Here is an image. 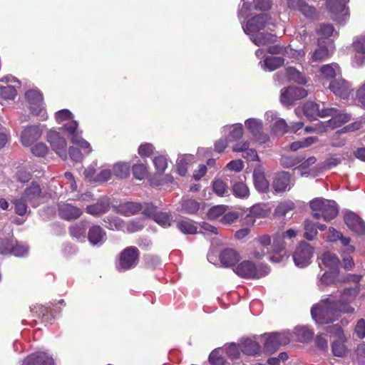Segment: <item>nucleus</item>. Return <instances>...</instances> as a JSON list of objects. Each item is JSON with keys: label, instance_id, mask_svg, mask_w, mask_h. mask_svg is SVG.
<instances>
[{"label": "nucleus", "instance_id": "nucleus-56", "mask_svg": "<svg viewBox=\"0 0 365 365\" xmlns=\"http://www.w3.org/2000/svg\"><path fill=\"white\" fill-rule=\"evenodd\" d=\"M86 227L83 223L76 224L71 227L70 233L73 237L77 240H84Z\"/></svg>", "mask_w": 365, "mask_h": 365}, {"label": "nucleus", "instance_id": "nucleus-22", "mask_svg": "<svg viewBox=\"0 0 365 365\" xmlns=\"http://www.w3.org/2000/svg\"><path fill=\"white\" fill-rule=\"evenodd\" d=\"M287 6L290 9L300 11L307 18L314 19L317 16L315 8L303 0H287Z\"/></svg>", "mask_w": 365, "mask_h": 365}, {"label": "nucleus", "instance_id": "nucleus-17", "mask_svg": "<svg viewBox=\"0 0 365 365\" xmlns=\"http://www.w3.org/2000/svg\"><path fill=\"white\" fill-rule=\"evenodd\" d=\"M220 266L225 268L234 267L241 259L240 253L234 248L222 249L218 257Z\"/></svg>", "mask_w": 365, "mask_h": 365}, {"label": "nucleus", "instance_id": "nucleus-23", "mask_svg": "<svg viewBox=\"0 0 365 365\" xmlns=\"http://www.w3.org/2000/svg\"><path fill=\"white\" fill-rule=\"evenodd\" d=\"M143 213L151 217L158 225L164 227H168L171 225L173 217L170 215L165 212H157L153 205L148 206L147 209L143 210Z\"/></svg>", "mask_w": 365, "mask_h": 365}, {"label": "nucleus", "instance_id": "nucleus-28", "mask_svg": "<svg viewBox=\"0 0 365 365\" xmlns=\"http://www.w3.org/2000/svg\"><path fill=\"white\" fill-rule=\"evenodd\" d=\"M239 346L241 351L247 356H256L261 352L260 345L253 339L247 338L241 339Z\"/></svg>", "mask_w": 365, "mask_h": 365}, {"label": "nucleus", "instance_id": "nucleus-51", "mask_svg": "<svg viewBox=\"0 0 365 365\" xmlns=\"http://www.w3.org/2000/svg\"><path fill=\"white\" fill-rule=\"evenodd\" d=\"M192 156L182 155L177 160V173L181 175L185 176L187 173L188 161L190 160Z\"/></svg>", "mask_w": 365, "mask_h": 365}, {"label": "nucleus", "instance_id": "nucleus-35", "mask_svg": "<svg viewBox=\"0 0 365 365\" xmlns=\"http://www.w3.org/2000/svg\"><path fill=\"white\" fill-rule=\"evenodd\" d=\"M252 177L255 187L259 192H266L269 190V182L260 168H255Z\"/></svg>", "mask_w": 365, "mask_h": 365}, {"label": "nucleus", "instance_id": "nucleus-12", "mask_svg": "<svg viewBox=\"0 0 365 365\" xmlns=\"http://www.w3.org/2000/svg\"><path fill=\"white\" fill-rule=\"evenodd\" d=\"M46 141L51 149L63 160L67 159V142L59 132L49 130L46 133Z\"/></svg>", "mask_w": 365, "mask_h": 365}, {"label": "nucleus", "instance_id": "nucleus-61", "mask_svg": "<svg viewBox=\"0 0 365 365\" xmlns=\"http://www.w3.org/2000/svg\"><path fill=\"white\" fill-rule=\"evenodd\" d=\"M317 33L322 36L320 38L322 40L323 38L337 36L336 31H335L334 26L331 24H321L317 30Z\"/></svg>", "mask_w": 365, "mask_h": 365}, {"label": "nucleus", "instance_id": "nucleus-43", "mask_svg": "<svg viewBox=\"0 0 365 365\" xmlns=\"http://www.w3.org/2000/svg\"><path fill=\"white\" fill-rule=\"evenodd\" d=\"M245 125L247 131L255 136L258 133L263 130V122L261 119L251 118H248L245 121Z\"/></svg>", "mask_w": 365, "mask_h": 365}, {"label": "nucleus", "instance_id": "nucleus-45", "mask_svg": "<svg viewBox=\"0 0 365 365\" xmlns=\"http://www.w3.org/2000/svg\"><path fill=\"white\" fill-rule=\"evenodd\" d=\"M222 349L226 352L227 357L232 361L240 359L241 356V350L239 345L235 343L225 344Z\"/></svg>", "mask_w": 365, "mask_h": 365}, {"label": "nucleus", "instance_id": "nucleus-8", "mask_svg": "<svg viewBox=\"0 0 365 365\" xmlns=\"http://www.w3.org/2000/svg\"><path fill=\"white\" fill-rule=\"evenodd\" d=\"M327 334L333 337L331 342V351L334 356L344 357L347 353V347L345 345L346 337L343 329L339 324H334L326 328Z\"/></svg>", "mask_w": 365, "mask_h": 365}, {"label": "nucleus", "instance_id": "nucleus-19", "mask_svg": "<svg viewBox=\"0 0 365 365\" xmlns=\"http://www.w3.org/2000/svg\"><path fill=\"white\" fill-rule=\"evenodd\" d=\"M329 87L333 93L342 99L348 98L352 91L349 83L341 78L331 81Z\"/></svg>", "mask_w": 365, "mask_h": 365}, {"label": "nucleus", "instance_id": "nucleus-46", "mask_svg": "<svg viewBox=\"0 0 365 365\" xmlns=\"http://www.w3.org/2000/svg\"><path fill=\"white\" fill-rule=\"evenodd\" d=\"M108 208V203L106 200H100L96 204L86 207L87 213L92 215H98L106 212Z\"/></svg>", "mask_w": 365, "mask_h": 365}, {"label": "nucleus", "instance_id": "nucleus-26", "mask_svg": "<svg viewBox=\"0 0 365 365\" xmlns=\"http://www.w3.org/2000/svg\"><path fill=\"white\" fill-rule=\"evenodd\" d=\"M344 279L339 277V272L335 271H327L319 277L317 286L319 289L324 291V289L331 284H338Z\"/></svg>", "mask_w": 365, "mask_h": 365}, {"label": "nucleus", "instance_id": "nucleus-15", "mask_svg": "<svg viewBox=\"0 0 365 365\" xmlns=\"http://www.w3.org/2000/svg\"><path fill=\"white\" fill-rule=\"evenodd\" d=\"M357 292L355 289L349 288L345 289L340 294L337 304L340 310L344 314H353L355 311V308L351 305L354 302Z\"/></svg>", "mask_w": 365, "mask_h": 365}, {"label": "nucleus", "instance_id": "nucleus-50", "mask_svg": "<svg viewBox=\"0 0 365 365\" xmlns=\"http://www.w3.org/2000/svg\"><path fill=\"white\" fill-rule=\"evenodd\" d=\"M224 349L218 348L214 350L209 357L210 362L212 365H225L226 359L223 356Z\"/></svg>", "mask_w": 365, "mask_h": 365}, {"label": "nucleus", "instance_id": "nucleus-1", "mask_svg": "<svg viewBox=\"0 0 365 365\" xmlns=\"http://www.w3.org/2000/svg\"><path fill=\"white\" fill-rule=\"evenodd\" d=\"M54 117L56 123L62 125V130L67 134L73 144L79 146L86 154L91 153V144L82 138V131L78 128V123L68 109H62L56 112Z\"/></svg>", "mask_w": 365, "mask_h": 365}, {"label": "nucleus", "instance_id": "nucleus-60", "mask_svg": "<svg viewBox=\"0 0 365 365\" xmlns=\"http://www.w3.org/2000/svg\"><path fill=\"white\" fill-rule=\"evenodd\" d=\"M227 207L226 205H216L211 207L207 214L208 219L214 220L222 216L225 213Z\"/></svg>", "mask_w": 365, "mask_h": 365}, {"label": "nucleus", "instance_id": "nucleus-24", "mask_svg": "<svg viewBox=\"0 0 365 365\" xmlns=\"http://www.w3.org/2000/svg\"><path fill=\"white\" fill-rule=\"evenodd\" d=\"M331 42H325L321 38L318 40V47L311 53V60L314 62H319L327 59L331 53L329 46Z\"/></svg>", "mask_w": 365, "mask_h": 365}, {"label": "nucleus", "instance_id": "nucleus-54", "mask_svg": "<svg viewBox=\"0 0 365 365\" xmlns=\"http://www.w3.org/2000/svg\"><path fill=\"white\" fill-rule=\"evenodd\" d=\"M178 228L185 234L192 235L196 233L197 227L189 220H182L178 222Z\"/></svg>", "mask_w": 365, "mask_h": 365}, {"label": "nucleus", "instance_id": "nucleus-6", "mask_svg": "<svg viewBox=\"0 0 365 365\" xmlns=\"http://www.w3.org/2000/svg\"><path fill=\"white\" fill-rule=\"evenodd\" d=\"M234 272L240 277L245 279H260L267 276L269 272V267L264 264L256 265L250 260H245L239 263Z\"/></svg>", "mask_w": 365, "mask_h": 365}, {"label": "nucleus", "instance_id": "nucleus-7", "mask_svg": "<svg viewBox=\"0 0 365 365\" xmlns=\"http://www.w3.org/2000/svg\"><path fill=\"white\" fill-rule=\"evenodd\" d=\"M328 107L324 102L309 101L304 104L302 107H298L295 109V113L299 116L303 113L309 120H317L319 118H327L331 114L332 110H327Z\"/></svg>", "mask_w": 365, "mask_h": 365}, {"label": "nucleus", "instance_id": "nucleus-48", "mask_svg": "<svg viewBox=\"0 0 365 365\" xmlns=\"http://www.w3.org/2000/svg\"><path fill=\"white\" fill-rule=\"evenodd\" d=\"M286 76L289 81H293L299 84L304 85L307 83V79L303 73L293 67H289L286 69Z\"/></svg>", "mask_w": 365, "mask_h": 365}, {"label": "nucleus", "instance_id": "nucleus-37", "mask_svg": "<svg viewBox=\"0 0 365 365\" xmlns=\"http://www.w3.org/2000/svg\"><path fill=\"white\" fill-rule=\"evenodd\" d=\"M319 73L322 79L331 80L341 74V69L338 64L332 63L321 66Z\"/></svg>", "mask_w": 365, "mask_h": 365}, {"label": "nucleus", "instance_id": "nucleus-44", "mask_svg": "<svg viewBox=\"0 0 365 365\" xmlns=\"http://www.w3.org/2000/svg\"><path fill=\"white\" fill-rule=\"evenodd\" d=\"M200 209V203L193 199H186L181 202L179 210L187 214H195Z\"/></svg>", "mask_w": 365, "mask_h": 365}, {"label": "nucleus", "instance_id": "nucleus-63", "mask_svg": "<svg viewBox=\"0 0 365 365\" xmlns=\"http://www.w3.org/2000/svg\"><path fill=\"white\" fill-rule=\"evenodd\" d=\"M155 151V147L150 143H141L138 147V154L142 158H148L151 156Z\"/></svg>", "mask_w": 365, "mask_h": 365}, {"label": "nucleus", "instance_id": "nucleus-40", "mask_svg": "<svg viewBox=\"0 0 365 365\" xmlns=\"http://www.w3.org/2000/svg\"><path fill=\"white\" fill-rule=\"evenodd\" d=\"M284 60L280 56H267L263 61L260 62L261 67L264 70L269 71H274L282 66Z\"/></svg>", "mask_w": 365, "mask_h": 365}, {"label": "nucleus", "instance_id": "nucleus-53", "mask_svg": "<svg viewBox=\"0 0 365 365\" xmlns=\"http://www.w3.org/2000/svg\"><path fill=\"white\" fill-rule=\"evenodd\" d=\"M104 222L106 227L112 230H121L124 227V222L118 217H108Z\"/></svg>", "mask_w": 365, "mask_h": 365}, {"label": "nucleus", "instance_id": "nucleus-29", "mask_svg": "<svg viewBox=\"0 0 365 365\" xmlns=\"http://www.w3.org/2000/svg\"><path fill=\"white\" fill-rule=\"evenodd\" d=\"M58 212L62 218L68 220L76 219L82 214V211L80 208L70 203L65 202L58 204Z\"/></svg>", "mask_w": 365, "mask_h": 365}, {"label": "nucleus", "instance_id": "nucleus-42", "mask_svg": "<svg viewBox=\"0 0 365 365\" xmlns=\"http://www.w3.org/2000/svg\"><path fill=\"white\" fill-rule=\"evenodd\" d=\"M212 190L219 197H226L230 195L227 182L221 178H216L212 182Z\"/></svg>", "mask_w": 365, "mask_h": 365}, {"label": "nucleus", "instance_id": "nucleus-11", "mask_svg": "<svg viewBox=\"0 0 365 365\" xmlns=\"http://www.w3.org/2000/svg\"><path fill=\"white\" fill-rule=\"evenodd\" d=\"M348 2L349 0H327V7L334 21L341 24L346 21L349 18Z\"/></svg>", "mask_w": 365, "mask_h": 365}, {"label": "nucleus", "instance_id": "nucleus-32", "mask_svg": "<svg viewBox=\"0 0 365 365\" xmlns=\"http://www.w3.org/2000/svg\"><path fill=\"white\" fill-rule=\"evenodd\" d=\"M223 134H227L230 141H237L241 139L244 135V128L242 123H235L227 125L222 128Z\"/></svg>", "mask_w": 365, "mask_h": 365}, {"label": "nucleus", "instance_id": "nucleus-21", "mask_svg": "<svg viewBox=\"0 0 365 365\" xmlns=\"http://www.w3.org/2000/svg\"><path fill=\"white\" fill-rule=\"evenodd\" d=\"M344 222L352 232L360 235L365 234V222L354 212H346Z\"/></svg>", "mask_w": 365, "mask_h": 365}, {"label": "nucleus", "instance_id": "nucleus-16", "mask_svg": "<svg viewBox=\"0 0 365 365\" xmlns=\"http://www.w3.org/2000/svg\"><path fill=\"white\" fill-rule=\"evenodd\" d=\"M44 125H31L24 128L21 133V142L24 146H31L40 138Z\"/></svg>", "mask_w": 365, "mask_h": 365}, {"label": "nucleus", "instance_id": "nucleus-9", "mask_svg": "<svg viewBox=\"0 0 365 365\" xmlns=\"http://www.w3.org/2000/svg\"><path fill=\"white\" fill-rule=\"evenodd\" d=\"M297 235V231L289 229L282 234H278L274 239L272 245V253L269 257V260L274 263H279L287 258L285 251V238L292 239Z\"/></svg>", "mask_w": 365, "mask_h": 365}, {"label": "nucleus", "instance_id": "nucleus-25", "mask_svg": "<svg viewBox=\"0 0 365 365\" xmlns=\"http://www.w3.org/2000/svg\"><path fill=\"white\" fill-rule=\"evenodd\" d=\"M22 365H54V361L47 353L37 352L26 358Z\"/></svg>", "mask_w": 365, "mask_h": 365}, {"label": "nucleus", "instance_id": "nucleus-3", "mask_svg": "<svg viewBox=\"0 0 365 365\" xmlns=\"http://www.w3.org/2000/svg\"><path fill=\"white\" fill-rule=\"evenodd\" d=\"M270 18L267 14H260L250 19L242 25L245 33L250 36V40L257 46H264L274 41L275 36L267 32H262L269 23Z\"/></svg>", "mask_w": 365, "mask_h": 365}, {"label": "nucleus", "instance_id": "nucleus-38", "mask_svg": "<svg viewBox=\"0 0 365 365\" xmlns=\"http://www.w3.org/2000/svg\"><path fill=\"white\" fill-rule=\"evenodd\" d=\"M113 175L118 179H125L130 175V165L126 162H118L110 165Z\"/></svg>", "mask_w": 365, "mask_h": 365}, {"label": "nucleus", "instance_id": "nucleus-5", "mask_svg": "<svg viewBox=\"0 0 365 365\" xmlns=\"http://www.w3.org/2000/svg\"><path fill=\"white\" fill-rule=\"evenodd\" d=\"M310 207L314 212V217H322L327 222L335 218L338 214L337 205L333 200L317 197L310 202Z\"/></svg>", "mask_w": 365, "mask_h": 365}, {"label": "nucleus", "instance_id": "nucleus-55", "mask_svg": "<svg viewBox=\"0 0 365 365\" xmlns=\"http://www.w3.org/2000/svg\"><path fill=\"white\" fill-rule=\"evenodd\" d=\"M263 337L265 338L264 348L266 351L272 353L279 348L277 339H276L277 338L274 333L269 335H264Z\"/></svg>", "mask_w": 365, "mask_h": 365}, {"label": "nucleus", "instance_id": "nucleus-31", "mask_svg": "<svg viewBox=\"0 0 365 365\" xmlns=\"http://www.w3.org/2000/svg\"><path fill=\"white\" fill-rule=\"evenodd\" d=\"M23 197L30 202L33 207H37L41 198V190L39 185L32 183L31 185L24 191Z\"/></svg>", "mask_w": 365, "mask_h": 365}, {"label": "nucleus", "instance_id": "nucleus-62", "mask_svg": "<svg viewBox=\"0 0 365 365\" xmlns=\"http://www.w3.org/2000/svg\"><path fill=\"white\" fill-rule=\"evenodd\" d=\"M302 159L293 155H284L280 159L281 165L286 168H290L298 165Z\"/></svg>", "mask_w": 365, "mask_h": 365}, {"label": "nucleus", "instance_id": "nucleus-2", "mask_svg": "<svg viewBox=\"0 0 365 365\" xmlns=\"http://www.w3.org/2000/svg\"><path fill=\"white\" fill-rule=\"evenodd\" d=\"M340 309L336 299L329 295L312 306L311 314L317 324H327L339 319L344 314Z\"/></svg>", "mask_w": 365, "mask_h": 365}, {"label": "nucleus", "instance_id": "nucleus-41", "mask_svg": "<svg viewBox=\"0 0 365 365\" xmlns=\"http://www.w3.org/2000/svg\"><path fill=\"white\" fill-rule=\"evenodd\" d=\"M232 194L237 198L246 199L250 196V190L247 185L242 181H233L232 184Z\"/></svg>", "mask_w": 365, "mask_h": 365}, {"label": "nucleus", "instance_id": "nucleus-36", "mask_svg": "<svg viewBox=\"0 0 365 365\" xmlns=\"http://www.w3.org/2000/svg\"><path fill=\"white\" fill-rule=\"evenodd\" d=\"M321 262L319 263V267L322 269V265L324 267L329 268L328 271L337 272L339 265V259L337 256L330 252L324 253L320 258Z\"/></svg>", "mask_w": 365, "mask_h": 365}, {"label": "nucleus", "instance_id": "nucleus-52", "mask_svg": "<svg viewBox=\"0 0 365 365\" xmlns=\"http://www.w3.org/2000/svg\"><path fill=\"white\" fill-rule=\"evenodd\" d=\"M294 208V204L290 200L279 203L274 210V213L278 217L285 216L289 211Z\"/></svg>", "mask_w": 365, "mask_h": 365}, {"label": "nucleus", "instance_id": "nucleus-14", "mask_svg": "<svg viewBox=\"0 0 365 365\" xmlns=\"http://www.w3.org/2000/svg\"><path fill=\"white\" fill-rule=\"evenodd\" d=\"M351 46L355 53L352 56V65L361 67L365 64V34L354 37Z\"/></svg>", "mask_w": 365, "mask_h": 365}, {"label": "nucleus", "instance_id": "nucleus-47", "mask_svg": "<svg viewBox=\"0 0 365 365\" xmlns=\"http://www.w3.org/2000/svg\"><path fill=\"white\" fill-rule=\"evenodd\" d=\"M113 176L110 165H104L100 168L99 172L96 175V183L106 182L111 179Z\"/></svg>", "mask_w": 365, "mask_h": 365}, {"label": "nucleus", "instance_id": "nucleus-10", "mask_svg": "<svg viewBox=\"0 0 365 365\" xmlns=\"http://www.w3.org/2000/svg\"><path fill=\"white\" fill-rule=\"evenodd\" d=\"M139 250L135 247H128L120 254L117 269L119 272H125L134 268L138 262Z\"/></svg>", "mask_w": 365, "mask_h": 365}, {"label": "nucleus", "instance_id": "nucleus-33", "mask_svg": "<svg viewBox=\"0 0 365 365\" xmlns=\"http://www.w3.org/2000/svg\"><path fill=\"white\" fill-rule=\"evenodd\" d=\"M88 238L91 244L99 246L106 242V233L100 226L94 225L88 231Z\"/></svg>", "mask_w": 365, "mask_h": 365}, {"label": "nucleus", "instance_id": "nucleus-34", "mask_svg": "<svg viewBox=\"0 0 365 365\" xmlns=\"http://www.w3.org/2000/svg\"><path fill=\"white\" fill-rule=\"evenodd\" d=\"M276 192H284L290 188V177L287 173L282 172L276 175L273 184Z\"/></svg>", "mask_w": 365, "mask_h": 365}, {"label": "nucleus", "instance_id": "nucleus-18", "mask_svg": "<svg viewBox=\"0 0 365 365\" xmlns=\"http://www.w3.org/2000/svg\"><path fill=\"white\" fill-rule=\"evenodd\" d=\"M307 96V91L299 87H289L282 90L280 101L282 104L289 106L294 101L305 98Z\"/></svg>", "mask_w": 365, "mask_h": 365}, {"label": "nucleus", "instance_id": "nucleus-27", "mask_svg": "<svg viewBox=\"0 0 365 365\" xmlns=\"http://www.w3.org/2000/svg\"><path fill=\"white\" fill-rule=\"evenodd\" d=\"M327 110H333L330 112L331 115L329 116L331 117V118L328 120V123L331 125V129L340 127L351 120L349 114L344 113L336 108L328 107Z\"/></svg>", "mask_w": 365, "mask_h": 365}, {"label": "nucleus", "instance_id": "nucleus-30", "mask_svg": "<svg viewBox=\"0 0 365 365\" xmlns=\"http://www.w3.org/2000/svg\"><path fill=\"white\" fill-rule=\"evenodd\" d=\"M269 209L264 204H257L253 205L245 219V222L248 225H253L255 222V218L263 217L269 213Z\"/></svg>", "mask_w": 365, "mask_h": 365}, {"label": "nucleus", "instance_id": "nucleus-39", "mask_svg": "<svg viewBox=\"0 0 365 365\" xmlns=\"http://www.w3.org/2000/svg\"><path fill=\"white\" fill-rule=\"evenodd\" d=\"M145 208L143 207V205L138 202H127L123 204H120L117 209L118 213L125 215V216H130L136 214L140 210H143Z\"/></svg>", "mask_w": 365, "mask_h": 365}, {"label": "nucleus", "instance_id": "nucleus-4", "mask_svg": "<svg viewBox=\"0 0 365 365\" xmlns=\"http://www.w3.org/2000/svg\"><path fill=\"white\" fill-rule=\"evenodd\" d=\"M26 106L30 113L39 120H46L48 113L41 93L37 89H30L25 93Z\"/></svg>", "mask_w": 365, "mask_h": 365}, {"label": "nucleus", "instance_id": "nucleus-49", "mask_svg": "<svg viewBox=\"0 0 365 365\" xmlns=\"http://www.w3.org/2000/svg\"><path fill=\"white\" fill-rule=\"evenodd\" d=\"M271 132L275 135H283L289 132V127L283 118H279L271 126Z\"/></svg>", "mask_w": 365, "mask_h": 365}, {"label": "nucleus", "instance_id": "nucleus-59", "mask_svg": "<svg viewBox=\"0 0 365 365\" xmlns=\"http://www.w3.org/2000/svg\"><path fill=\"white\" fill-rule=\"evenodd\" d=\"M17 95V91L14 86L0 87V97L5 100H14Z\"/></svg>", "mask_w": 365, "mask_h": 365}, {"label": "nucleus", "instance_id": "nucleus-64", "mask_svg": "<svg viewBox=\"0 0 365 365\" xmlns=\"http://www.w3.org/2000/svg\"><path fill=\"white\" fill-rule=\"evenodd\" d=\"M253 139L259 145L264 147H269L272 145L269 135L264 133L263 130L253 136Z\"/></svg>", "mask_w": 365, "mask_h": 365}, {"label": "nucleus", "instance_id": "nucleus-58", "mask_svg": "<svg viewBox=\"0 0 365 365\" xmlns=\"http://www.w3.org/2000/svg\"><path fill=\"white\" fill-rule=\"evenodd\" d=\"M304 237L308 240H312L317 234V225L307 220L304 222Z\"/></svg>", "mask_w": 365, "mask_h": 365}, {"label": "nucleus", "instance_id": "nucleus-13", "mask_svg": "<svg viewBox=\"0 0 365 365\" xmlns=\"http://www.w3.org/2000/svg\"><path fill=\"white\" fill-rule=\"evenodd\" d=\"M313 248L307 242H302L296 248L293 254V259L296 266L303 268L311 262Z\"/></svg>", "mask_w": 365, "mask_h": 365}, {"label": "nucleus", "instance_id": "nucleus-57", "mask_svg": "<svg viewBox=\"0 0 365 365\" xmlns=\"http://www.w3.org/2000/svg\"><path fill=\"white\" fill-rule=\"evenodd\" d=\"M294 334L297 340L301 342H305L310 339L313 336V332L308 328L299 327L295 328Z\"/></svg>", "mask_w": 365, "mask_h": 365}, {"label": "nucleus", "instance_id": "nucleus-20", "mask_svg": "<svg viewBox=\"0 0 365 365\" xmlns=\"http://www.w3.org/2000/svg\"><path fill=\"white\" fill-rule=\"evenodd\" d=\"M4 247H0L1 254H11L16 257H24L29 251L26 245H20L14 240L2 242Z\"/></svg>", "mask_w": 365, "mask_h": 365}]
</instances>
